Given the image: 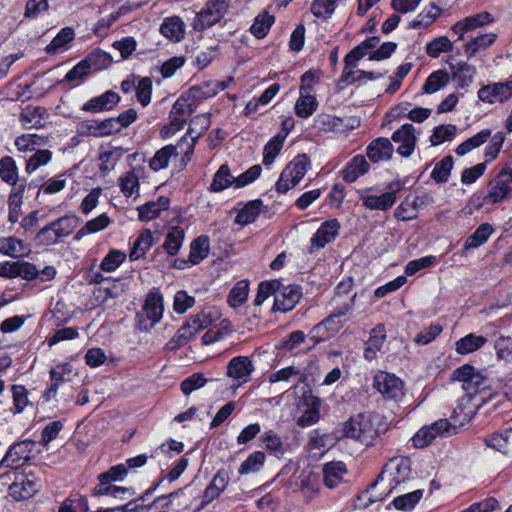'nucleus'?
<instances>
[{
  "mask_svg": "<svg viewBox=\"0 0 512 512\" xmlns=\"http://www.w3.org/2000/svg\"><path fill=\"white\" fill-rule=\"evenodd\" d=\"M413 479L411 460L407 457L392 458L384 466L377 480L363 492V497L369 503L382 501L390 493L406 491Z\"/></svg>",
  "mask_w": 512,
  "mask_h": 512,
  "instance_id": "f257e3e1",
  "label": "nucleus"
},
{
  "mask_svg": "<svg viewBox=\"0 0 512 512\" xmlns=\"http://www.w3.org/2000/svg\"><path fill=\"white\" fill-rule=\"evenodd\" d=\"M194 152V139L188 141V137H182L175 145H167L159 149L149 161V167L153 171H160L168 167L171 159H177L180 155V168L185 167L191 161Z\"/></svg>",
  "mask_w": 512,
  "mask_h": 512,
  "instance_id": "f03ea898",
  "label": "nucleus"
},
{
  "mask_svg": "<svg viewBox=\"0 0 512 512\" xmlns=\"http://www.w3.org/2000/svg\"><path fill=\"white\" fill-rule=\"evenodd\" d=\"M343 431L346 437L356 439L366 446L373 445L378 438V431L370 416L362 413L350 418L344 424Z\"/></svg>",
  "mask_w": 512,
  "mask_h": 512,
  "instance_id": "7ed1b4c3",
  "label": "nucleus"
},
{
  "mask_svg": "<svg viewBox=\"0 0 512 512\" xmlns=\"http://www.w3.org/2000/svg\"><path fill=\"white\" fill-rule=\"evenodd\" d=\"M163 311L162 295L158 292L148 293L142 307V312L136 314L139 330L150 331L162 319Z\"/></svg>",
  "mask_w": 512,
  "mask_h": 512,
  "instance_id": "20e7f679",
  "label": "nucleus"
},
{
  "mask_svg": "<svg viewBox=\"0 0 512 512\" xmlns=\"http://www.w3.org/2000/svg\"><path fill=\"white\" fill-rule=\"evenodd\" d=\"M231 0H208L205 6L196 14L193 28L203 31L219 23L230 7Z\"/></svg>",
  "mask_w": 512,
  "mask_h": 512,
  "instance_id": "39448f33",
  "label": "nucleus"
},
{
  "mask_svg": "<svg viewBox=\"0 0 512 512\" xmlns=\"http://www.w3.org/2000/svg\"><path fill=\"white\" fill-rule=\"evenodd\" d=\"M512 168L506 165L488 184L486 203L496 204L512 197Z\"/></svg>",
  "mask_w": 512,
  "mask_h": 512,
  "instance_id": "423d86ee",
  "label": "nucleus"
},
{
  "mask_svg": "<svg viewBox=\"0 0 512 512\" xmlns=\"http://www.w3.org/2000/svg\"><path fill=\"white\" fill-rule=\"evenodd\" d=\"M166 504L170 512H197L199 491L191 486H185L175 492L170 493Z\"/></svg>",
  "mask_w": 512,
  "mask_h": 512,
  "instance_id": "0eeeda50",
  "label": "nucleus"
},
{
  "mask_svg": "<svg viewBox=\"0 0 512 512\" xmlns=\"http://www.w3.org/2000/svg\"><path fill=\"white\" fill-rule=\"evenodd\" d=\"M374 190V187H366L357 191L362 205L369 210L387 211L396 203L400 186H397L396 190L384 192L381 195H375Z\"/></svg>",
  "mask_w": 512,
  "mask_h": 512,
  "instance_id": "6e6552de",
  "label": "nucleus"
},
{
  "mask_svg": "<svg viewBox=\"0 0 512 512\" xmlns=\"http://www.w3.org/2000/svg\"><path fill=\"white\" fill-rule=\"evenodd\" d=\"M73 231V219L61 217L43 227L37 233V240L43 245L55 244L59 239L68 236Z\"/></svg>",
  "mask_w": 512,
  "mask_h": 512,
  "instance_id": "1a4fd4ad",
  "label": "nucleus"
},
{
  "mask_svg": "<svg viewBox=\"0 0 512 512\" xmlns=\"http://www.w3.org/2000/svg\"><path fill=\"white\" fill-rule=\"evenodd\" d=\"M373 387L386 399L399 400L404 396V385L394 374L379 371L373 379Z\"/></svg>",
  "mask_w": 512,
  "mask_h": 512,
  "instance_id": "9d476101",
  "label": "nucleus"
},
{
  "mask_svg": "<svg viewBox=\"0 0 512 512\" xmlns=\"http://www.w3.org/2000/svg\"><path fill=\"white\" fill-rule=\"evenodd\" d=\"M35 446L32 440H23L14 443L9 447L6 454L0 461V467L14 468L21 467L31 459V453Z\"/></svg>",
  "mask_w": 512,
  "mask_h": 512,
  "instance_id": "9b49d317",
  "label": "nucleus"
},
{
  "mask_svg": "<svg viewBox=\"0 0 512 512\" xmlns=\"http://www.w3.org/2000/svg\"><path fill=\"white\" fill-rule=\"evenodd\" d=\"M452 425L448 419H438L430 425L423 426L412 438L413 445L416 448H424L431 444L437 437L449 433Z\"/></svg>",
  "mask_w": 512,
  "mask_h": 512,
  "instance_id": "f8f14e48",
  "label": "nucleus"
},
{
  "mask_svg": "<svg viewBox=\"0 0 512 512\" xmlns=\"http://www.w3.org/2000/svg\"><path fill=\"white\" fill-rule=\"evenodd\" d=\"M340 229V223L337 219H331L323 222L310 240L308 253L324 248L326 244L331 243L337 237Z\"/></svg>",
  "mask_w": 512,
  "mask_h": 512,
  "instance_id": "ddd939ff",
  "label": "nucleus"
},
{
  "mask_svg": "<svg viewBox=\"0 0 512 512\" xmlns=\"http://www.w3.org/2000/svg\"><path fill=\"white\" fill-rule=\"evenodd\" d=\"M302 296L301 287L299 285L281 286L275 292L273 311L287 312L292 310L299 302Z\"/></svg>",
  "mask_w": 512,
  "mask_h": 512,
  "instance_id": "4468645a",
  "label": "nucleus"
},
{
  "mask_svg": "<svg viewBox=\"0 0 512 512\" xmlns=\"http://www.w3.org/2000/svg\"><path fill=\"white\" fill-rule=\"evenodd\" d=\"M185 237L186 231L181 225L170 223L165 229L161 248L169 257H174L183 246Z\"/></svg>",
  "mask_w": 512,
  "mask_h": 512,
  "instance_id": "2eb2a0df",
  "label": "nucleus"
},
{
  "mask_svg": "<svg viewBox=\"0 0 512 512\" xmlns=\"http://www.w3.org/2000/svg\"><path fill=\"white\" fill-rule=\"evenodd\" d=\"M478 97L487 103L504 102L512 97V80L484 86L479 89Z\"/></svg>",
  "mask_w": 512,
  "mask_h": 512,
  "instance_id": "dca6fc26",
  "label": "nucleus"
},
{
  "mask_svg": "<svg viewBox=\"0 0 512 512\" xmlns=\"http://www.w3.org/2000/svg\"><path fill=\"white\" fill-rule=\"evenodd\" d=\"M231 81V78H229L227 81H204L201 84L195 85L189 89V98H191V100L195 103L211 98L218 94L220 91L226 89Z\"/></svg>",
  "mask_w": 512,
  "mask_h": 512,
  "instance_id": "f3484780",
  "label": "nucleus"
},
{
  "mask_svg": "<svg viewBox=\"0 0 512 512\" xmlns=\"http://www.w3.org/2000/svg\"><path fill=\"white\" fill-rule=\"evenodd\" d=\"M255 367L247 356H236L232 358L227 366V376L237 380L239 384L247 383Z\"/></svg>",
  "mask_w": 512,
  "mask_h": 512,
  "instance_id": "a211bd4d",
  "label": "nucleus"
},
{
  "mask_svg": "<svg viewBox=\"0 0 512 512\" xmlns=\"http://www.w3.org/2000/svg\"><path fill=\"white\" fill-rule=\"evenodd\" d=\"M39 489V484L32 475H21L9 486V495L16 501L32 497Z\"/></svg>",
  "mask_w": 512,
  "mask_h": 512,
  "instance_id": "6ab92c4d",
  "label": "nucleus"
},
{
  "mask_svg": "<svg viewBox=\"0 0 512 512\" xmlns=\"http://www.w3.org/2000/svg\"><path fill=\"white\" fill-rule=\"evenodd\" d=\"M392 140L400 143L397 152L403 157H409L416 145L415 128L412 124H404L392 135Z\"/></svg>",
  "mask_w": 512,
  "mask_h": 512,
  "instance_id": "aec40b11",
  "label": "nucleus"
},
{
  "mask_svg": "<svg viewBox=\"0 0 512 512\" xmlns=\"http://www.w3.org/2000/svg\"><path fill=\"white\" fill-rule=\"evenodd\" d=\"M120 99L116 92L109 90L88 100L83 104L81 110L90 113L110 111L120 102Z\"/></svg>",
  "mask_w": 512,
  "mask_h": 512,
  "instance_id": "412c9836",
  "label": "nucleus"
},
{
  "mask_svg": "<svg viewBox=\"0 0 512 512\" xmlns=\"http://www.w3.org/2000/svg\"><path fill=\"white\" fill-rule=\"evenodd\" d=\"M493 16L489 12H481L476 15L466 17L452 26L454 33L459 35V39H463V35L469 31L475 30L478 27L492 23Z\"/></svg>",
  "mask_w": 512,
  "mask_h": 512,
  "instance_id": "4be33fe9",
  "label": "nucleus"
},
{
  "mask_svg": "<svg viewBox=\"0 0 512 512\" xmlns=\"http://www.w3.org/2000/svg\"><path fill=\"white\" fill-rule=\"evenodd\" d=\"M393 152L394 148L391 141L384 137L373 140L366 148L368 158L374 163L390 160Z\"/></svg>",
  "mask_w": 512,
  "mask_h": 512,
  "instance_id": "5701e85b",
  "label": "nucleus"
},
{
  "mask_svg": "<svg viewBox=\"0 0 512 512\" xmlns=\"http://www.w3.org/2000/svg\"><path fill=\"white\" fill-rule=\"evenodd\" d=\"M304 403L306 409L297 419V425L300 427H308L314 425L320 419V398L313 395L305 396Z\"/></svg>",
  "mask_w": 512,
  "mask_h": 512,
  "instance_id": "b1692460",
  "label": "nucleus"
},
{
  "mask_svg": "<svg viewBox=\"0 0 512 512\" xmlns=\"http://www.w3.org/2000/svg\"><path fill=\"white\" fill-rule=\"evenodd\" d=\"M324 483L329 488L337 487L347 473L346 465L341 461H332L323 466Z\"/></svg>",
  "mask_w": 512,
  "mask_h": 512,
  "instance_id": "393cba45",
  "label": "nucleus"
},
{
  "mask_svg": "<svg viewBox=\"0 0 512 512\" xmlns=\"http://www.w3.org/2000/svg\"><path fill=\"white\" fill-rule=\"evenodd\" d=\"M370 165L363 155L354 156L342 171L344 181L352 183L369 171Z\"/></svg>",
  "mask_w": 512,
  "mask_h": 512,
  "instance_id": "a878e982",
  "label": "nucleus"
},
{
  "mask_svg": "<svg viewBox=\"0 0 512 512\" xmlns=\"http://www.w3.org/2000/svg\"><path fill=\"white\" fill-rule=\"evenodd\" d=\"M170 200L167 197H159L157 201H150L137 208L138 217L142 221H150L160 216L162 211L169 208Z\"/></svg>",
  "mask_w": 512,
  "mask_h": 512,
  "instance_id": "bb28decb",
  "label": "nucleus"
},
{
  "mask_svg": "<svg viewBox=\"0 0 512 512\" xmlns=\"http://www.w3.org/2000/svg\"><path fill=\"white\" fill-rule=\"evenodd\" d=\"M386 339L384 325H378L371 331L369 339L365 343L364 357L366 360L375 359L377 353L381 350Z\"/></svg>",
  "mask_w": 512,
  "mask_h": 512,
  "instance_id": "cd10ccee",
  "label": "nucleus"
},
{
  "mask_svg": "<svg viewBox=\"0 0 512 512\" xmlns=\"http://www.w3.org/2000/svg\"><path fill=\"white\" fill-rule=\"evenodd\" d=\"M486 343V337L470 333L456 341L455 350L461 355L470 354L482 348Z\"/></svg>",
  "mask_w": 512,
  "mask_h": 512,
  "instance_id": "c85d7f7f",
  "label": "nucleus"
},
{
  "mask_svg": "<svg viewBox=\"0 0 512 512\" xmlns=\"http://www.w3.org/2000/svg\"><path fill=\"white\" fill-rule=\"evenodd\" d=\"M181 18L174 16L166 18L160 26V32L172 41H180L184 38L185 29Z\"/></svg>",
  "mask_w": 512,
  "mask_h": 512,
  "instance_id": "c756f323",
  "label": "nucleus"
},
{
  "mask_svg": "<svg viewBox=\"0 0 512 512\" xmlns=\"http://www.w3.org/2000/svg\"><path fill=\"white\" fill-rule=\"evenodd\" d=\"M44 115V108L27 106L20 113L19 120L26 128H41L44 126Z\"/></svg>",
  "mask_w": 512,
  "mask_h": 512,
  "instance_id": "7c9ffc66",
  "label": "nucleus"
},
{
  "mask_svg": "<svg viewBox=\"0 0 512 512\" xmlns=\"http://www.w3.org/2000/svg\"><path fill=\"white\" fill-rule=\"evenodd\" d=\"M301 95L295 104V113L298 117L308 118L317 109L318 102L316 98L308 94L306 87L300 88Z\"/></svg>",
  "mask_w": 512,
  "mask_h": 512,
  "instance_id": "2f4dec72",
  "label": "nucleus"
},
{
  "mask_svg": "<svg viewBox=\"0 0 512 512\" xmlns=\"http://www.w3.org/2000/svg\"><path fill=\"white\" fill-rule=\"evenodd\" d=\"M344 323V319H339L336 315L331 313L320 323L316 324L311 332L313 334H321V338H329L337 333L343 327Z\"/></svg>",
  "mask_w": 512,
  "mask_h": 512,
  "instance_id": "473e14b6",
  "label": "nucleus"
},
{
  "mask_svg": "<svg viewBox=\"0 0 512 512\" xmlns=\"http://www.w3.org/2000/svg\"><path fill=\"white\" fill-rule=\"evenodd\" d=\"M107 482L98 483L93 489L94 496H111L116 499L125 500L134 495V490L127 487L106 485Z\"/></svg>",
  "mask_w": 512,
  "mask_h": 512,
  "instance_id": "72a5a7b5",
  "label": "nucleus"
},
{
  "mask_svg": "<svg viewBox=\"0 0 512 512\" xmlns=\"http://www.w3.org/2000/svg\"><path fill=\"white\" fill-rule=\"evenodd\" d=\"M154 237L149 229L142 231L130 251V260H138L152 247Z\"/></svg>",
  "mask_w": 512,
  "mask_h": 512,
  "instance_id": "f704fd0d",
  "label": "nucleus"
},
{
  "mask_svg": "<svg viewBox=\"0 0 512 512\" xmlns=\"http://www.w3.org/2000/svg\"><path fill=\"white\" fill-rule=\"evenodd\" d=\"M279 290V281L273 280V281H265L261 282L258 286V292L254 299V312L253 317L255 318V321L253 322L256 324L257 320L259 319V312L257 311V307H260L263 302L272 294H275V292Z\"/></svg>",
  "mask_w": 512,
  "mask_h": 512,
  "instance_id": "c9c22d12",
  "label": "nucleus"
},
{
  "mask_svg": "<svg viewBox=\"0 0 512 512\" xmlns=\"http://www.w3.org/2000/svg\"><path fill=\"white\" fill-rule=\"evenodd\" d=\"M218 317V312L213 309H205L200 313L191 316L186 322L191 326L192 330L197 334L200 331L212 325L214 319Z\"/></svg>",
  "mask_w": 512,
  "mask_h": 512,
  "instance_id": "e433bc0d",
  "label": "nucleus"
},
{
  "mask_svg": "<svg viewBox=\"0 0 512 512\" xmlns=\"http://www.w3.org/2000/svg\"><path fill=\"white\" fill-rule=\"evenodd\" d=\"M493 232V227L489 223H482L473 234L465 241L464 250L478 248L487 242Z\"/></svg>",
  "mask_w": 512,
  "mask_h": 512,
  "instance_id": "4c0bfd02",
  "label": "nucleus"
},
{
  "mask_svg": "<svg viewBox=\"0 0 512 512\" xmlns=\"http://www.w3.org/2000/svg\"><path fill=\"white\" fill-rule=\"evenodd\" d=\"M263 202L260 199L248 202L237 214L235 222L240 225H247L255 221L259 215Z\"/></svg>",
  "mask_w": 512,
  "mask_h": 512,
  "instance_id": "58836bf2",
  "label": "nucleus"
},
{
  "mask_svg": "<svg viewBox=\"0 0 512 512\" xmlns=\"http://www.w3.org/2000/svg\"><path fill=\"white\" fill-rule=\"evenodd\" d=\"M487 447L504 454L508 453L512 444V429L506 430L505 433H494L485 438Z\"/></svg>",
  "mask_w": 512,
  "mask_h": 512,
  "instance_id": "ea45409f",
  "label": "nucleus"
},
{
  "mask_svg": "<svg viewBox=\"0 0 512 512\" xmlns=\"http://www.w3.org/2000/svg\"><path fill=\"white\" fill-rule=\"evenodd\" d=\"M209 254V239L207 236H199L190 244L189 258L192 264L197 265Z\"/></svg>",
  "mask_w": 512,
  "mask_h": 512,
  "instance_id": "a19ab883",
  "label": "nucleus"
},
{
  "mask_svg": "<svg viewBox=\"0 0 512 512\" xmlns=\"http://www.w3.org/2000/svg\"><path fill=\"white\" fill-rule=\"evenodd\" d=\"M232 183H235V177L231 175L229 166L227 164H223L215 173L209 189L212 192H221L228 188Z\"/></svg>",
  "mask_w": 512,
  "mask_h": 512,
  "instance_id": "79ce46f5",
  "label": "nucleus"
},
{
  "mask_svg": "<svg viewBox=\"0 0 512 512\" xmlns=\"http://www.w3.org/2000/svg\"><path fill=\"white\" fill-rule=\"evenodd\" d=\"M314 126L325 132H339L343 130V120L339 117L321 113L314 118Z\"/></svg>",
  "mask_w": 512,
  "mask_h": 512,
  "instance_id": "37998d69",
  "label": "nucleus"
},
{
  "mask_svg": "<svg viewBox=\"0 0 512 512\" xmlns=\"http://www.w3.org/2000/svg\"><path fill=\"white\" fill-rule=\"evenodd\" d=\"M110 222L108 215L106 213H102L96 218L87 221L86 224L77 232L75 239L79 240L88 234L100 232L107 228Z\"/></svg>",
  "mask_w": 512,
  "mask_h": 512,
  "instance_id": "c03bdc74",
  "label": "nucleus"
},
{
  "mask_svg": "<svg viewBox=\"0 0 512 512\" xmlns=\"http://www.w3.org/2000/svg\"><path fill=\"white\" fill-rule=\"evenodd\" d=\"M496 40V34L488 33L467 42L464 46V51L468 57L474 56L477 52L485 50L490 47Z\"/></svg>",
  "mask_w": 512,
  "mask_h": 512,
  "instance_id": "a18cd8bd",
  "label": "nucleus"
},
{
  "mask_svg": "<svg viewBox=\"0 0 512 512\" xmlns=\"http://www.w3.org/2000/svg\"><path fill=\"white\" fill-rule=\"evenodd\" d=\"M399 495L394 498L393 505L398 510H410L412 509L421 499L423 491L416 489L411 492H398Z\"/></svg>",
  "mask_w": 512,
  "mask_h": 512,
  "instance_id": "49530a36",
  "label": "nucleus"
},
{
  "mask_svg": "<svg viewBox=\"0 0 512 512\" xmlns=\"http://www.w3.org/2000/svg\"><path fill=\"white\" fill-rule=\"evenodd\" d=\"M491 137V131L489 129H483L476 135L468 138L461 143L455 150L456 154L463 156L471 150L481 146Z\"/></svg>",
  "mask_w": 512,
  "mask_h": 512,
  "instance_id": "de8ad7c7",
  "label": "nucleus"
},
{
  "mask_svg": "<svg viewBox=\"0 0 512 512\" xmlns=\"http://www.w3.org/2000/svg\"><path fill=\"white\" fill-rule=\"evenodd\" d=\"M449 74L444 70H437L431 73L424 86L423 91L427 94H433L445 87L449 83Z\"/></svg>",
  "mask_w": 512,
  "mask_h": 512,
  "instance_id": "09e8293b",
  "label": "nucleus"
},
{
  "mask_svg": "<svg viewBox=\"0 0 512 512\" xmlns=\"http://www.w3.org/2000/svg\"><path fill=\"white\" fill-rule=\"evenodd\" d=\"M494 349L498 360L512 361V331L510 335L498 334L494 341Z\"/></svg>",
  "mask_w": 512,
  "mask_h": 512,
  "instance_id": "8fccbe9b",
  "label": "nucleus"
},
{
  "mask_svg": "<svg viewBox=\"0 0 512 512\" xmlns=\"http://www.w3.org/2000/svg\"><path fill=\"white\" fill-rule=\"evenodd\" d=\"M285 138L286 134L279 133L272 139H270L268 143L264 146L263 163L265 165H270L274 162L275 158L277 157L281 148L283 147Z\"/></svg>",
  "mask_w": 512,
  "mask_h": 512,
  "instance_id": "3c124183",
  "label": "nucleus"
},
{
  "mask_svg": "<svg viewBox=\"0 0 512 512\" xmlns=\"http://www.w3.org/2000/svg\"><path fill=\"white\" fill-rule=\"evenodd\" d=\"M0 178L10 185H16L18 168L12 157L6 156L0 160Z\"/></svg>",
  "mask_w": 512,
  "mask_h": 512,
  "instance_id": "603ef678",
  "label": "nucleus"
},
{
  "mask_svg": "<svg viewBox=\"0 0 512 512\" xmlns=\"http://www.w3.org/2000/svg\"><path fill=\"white\" fill-rule=\"evenodd\" d=\"M274 16L267 12L259 14L252 24L250 31L258 39L264 38L274 23Z\"/></svg>",
  "mask_w": 512,
  "mask_h": 512,
  "instance_id": "864d4df0",
  "label": "nucleus"
},
{
  "mask_svg": "<svg viewBox=\"0 0 512 512\" xmlns=\"http://www.w3.org/2000/svg\"><path fill=\"white\" fill-rule=\"evenodd\" d=\"M83 60L89 66L90 71L92 69L95 71L105 69L112 62V58L110 57V55L99 49H96L89 53L88 56Z\"/></svg>",
  "mask_w": 512,
  "mask_h": 512,
  "instance_id": "5fc2aeb1",
  "label": "nucleus"
},
{
  "mask_svg": "<svg viewBox=\"0 0 512 512\" xmlns=\"http://www.w3.org/2000/svg\"><path fill=\"white\" fill-rule=\"evenodd\" d=\"M118 184L125 197H131L139 192V178L134 171H128L120 176Z\"/></svg>",
  "mask_w": 512,
  "mask_h": 512,
  "instance_id": "6e6d98bb",
  "label": "nucleus"
},
{
  "mask_svg": "<svg viewBox=\"0 0 512 512\" xmlns=\"http://www.w3.org/2000/svg\"><path fill=\"white\" fill-rule=\"evenodd\" d=\"M310 166V159L306 154H300L290 161L286 168L291 171L296 182H300L305 176L308 167Z\"/></svg>",
  "mask_w": 512,
  "mask_h": 512,
  "instance_id": "4d7b16f0",
  "label": "nucleus"
},
{
  "mask_svg": "<svg viewBox=\"0 0 512 512\" xmlns=\"http://www.w3.org/2000/svg\"><path fill=\"white\" fill-rule=\"evenodd\" d=\"M265 458V454L261 451H256L250 454L240 465L239 474L246 475L259 471L264 465Z\"/></svg>",
  "mask_w": 512,
  "mask_h": 512,
  "instance_id": "13d9d810",
  "label": "nucleus"
},
{
  "mask_svg": "<svg viewBox=\"0 0 512 512\" xmlns=\"http://www.w3.org/2000/svg\"><path fill=\"white\" fill-rule=\"evenodd\" d=\"M453 167V157L445 156L441 161L436 163L431 178L437 183L447 182Z\"/></svg>",
  "mask_w": 512,
  "mask_h": 512,
  "instance_id": "bf43d9fd",
  "label": "nucleus"
},
{
  "mask_svg": "<svg viewBox=\"0 0 512 512\" xmlns=\"http://www.w3.org/2000/svg\"><path fill=\"white\" fill-rule=\"evenodd\" d=\"M87 498L81 494H72L60 506L59 512H87Z\"/></svg>",
  "mask_w": 512,
  "mask_h": 512,
  "instance_id": "052dcab7",
  "label": "nucleus"
},
{
  "mask_svg": "<svg viewBox=\"0 0 512 512\" xmlns=\"http://www.w3.org/2000/svg\"><path fill=\"white\" fill-rule=\"evenodd\" d=\"M457 127L453 124L439 125L434 128L430 137L433 146L440 145L444 141H450L456 135Z\"/></svg>",
  "mask_w": 512,
  "mask_h": 512,
  "instance_id": "680f3d73",
  "label": "nucleus"
},
{
  "mask_svg": "<svg viewBox=\"0 0 512 512\" xmlns=\"http://www.w3.org/2000/svg\"><path fill=\"white\" fill-rule=\"evenodd\" d=\"M249 285L247 281L238 282L229 292L228 303L231 307L242 305L248 297Z\"/></svg>",
  "mask_w": 512,
  "mask_h": 512,
  "instance_id": "e2e57ef3",
  "label": "nucleus"
},
{
  "mask_svg": "<svg viewBox=\"0 0 512 512\" xmlns=\"http://www.w3.org/2000/svg\"><path fill=\"white\" fill-rule=\"evenodd\" d=\"M74 38V31L70 27H65L53 38L46 47L47 54H55Z\"/></svg>",
  "mask_w": 512,
  "mask_h": 512,
  "instance_id": "0e129e2a",
  "label": "nucleus"
},
{
  "mask_svg": "<svg viewBox=\"0 0 512 512\" xmlns=\"http://www.w3.org/2000/svg\"><path fill=\"white\" fill-rule=\"evenodd\" d=\"M51 158L52 152L50 150H36L35 153L26 161V172L29 174L35 172L40 166L49 163Z\"/></svg>",
  "mask_w": 512,
  "mask_h": 512,
  "instance_id": "69168bd1",
  "label": "nucleus"
},
{
  "mask_svg": "<svg viewBox=\"0 0 512 512\" xmlns=\"http://www.w3.org/2000/svg\"><path fill=\"white\" fill-rule=\"evenodd\" d=\"M190 100L191 98H189V95L187 97L178 98L172 106L170 111L171 115L188 119L195 111L196 106V103L194 101L191 102Z\"/></svg>",
  "mask_w": 512,
  "mask_h": 512,
  "instance_id": "338daca9",
  "label": "nucleus"
},
{
  "mask_svg": "<svg viewBox=\"0 0 512 512\" xmlns=\"http://www.w3.org/2000/svg\"><path fill=\"white\" fill-rule=\"evenodd\" d=\"M136 97L142 106H147L151 101L152 80L149 77L137 78Z\"/></svg>",
  "mask_w": 512,
  "mask_h": 512,
  "instance_id": "774afa93",
  "label": "nucleus"
}]
</instances>
